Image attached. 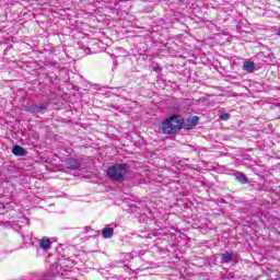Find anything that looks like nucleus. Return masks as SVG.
Returning <instances> with one entry per match:
<instances>
[{
  "label": "nucleus",
  "mask_w": 280,
  "mask_h": 280,
  "mask_svg": "<svg viewBox=\"0 0 280 280\" xmlns=\"http://www.w3.org/2000/svg\"><path fill=\"white\" fill-rule=\"evenodd\" d=\"M35 106H36L37 113H43V112L47 110V108H49V102L35 104Z\"/></svg>",
  "instance_id": "9d476101"
},
{
  "label": "nucleus",
  "mask_w": 280,
  "mask_h": 280,
  "mask_svg": "<svg viewBox=\"0 0 280 280\" xmlns=\"http://www.w3.org/2000/svg\"><path fill=\"white\" fill-rule=\"evenodd\" d=\"M128 174V164H115L107 168V176L117 183H124Z\"/></svg>",
  "instance_id": "f03ea898"
},
{
  "label": "nucleus",
  "mask_w": 280,
  "mask_h": 280,
  "mask_svg": "<svg viewBox=\"0 0 280 280\" xmlns=\"http://www.w3.org/2000/svg\"><path fill=\"white\" fill-rule=\"evenodd\" d=\"M66 165L68 170H80V167H82V162L77 159L69 158L66 160Z\"/></svg>",
  "instance_id": "20e7f679"
},
{
  "label": "nucleus",
  "mask_w": 280,
  "mask_h": 280,
  "mask_svg": "<svg viewBox=\"0 0 280 280\" xmlns=\"http://www.w3.org/2000/svg\"><path fill=\"white\" fill-rule=\"evenodd\" d=\"M198 116L188 117L186 120H184L182 128H184L185 130H194V128L198 126Z\"/></svg>",
  "instance_id": "7ed1b4c3"
},
{
  "label": "nucleus",
  "mask_w": 280,
  "mask_h": 280,
  "mask_svg": "<svg viewBox=\"0 0 280 280\" xmlns=\"http://www.w3.org/2000/svg\"><path fill=\"white\" fill-rule=\"evenodd\" d=\"M39 244V248H42V250H47L51 247V240H49V237L44 236L43 238H40L38 241Z\"/></svg>",
  "instance_id": "423d86ee"
},
{
  "label": "nucleus",
  "mask_w": 280,
  "mask_h": 280,
  "mask_svg": "<svg viewBox=\"0 0 280 280\" xmlns=\"http://www.w3.org/2000/svg\"><path fill=\"white\" fill-rule=\"evenodd\" d=\"M221 259L224 264H230V261H233V254L225 252L221 255Z\"/></svg>",
  "instance_id": "9b49d317"
},
{
  "label": "nucleus",
  "mask_w": 280,
  "mask_h": 280,
  "mask_svg": "<svg viewBox=\"0 0 280 280\" xmlns=\"http://www.w3.org/2000/svg\"><path fill=\"white\" fill-rule=\"evenodd\" d=\"M113 235H115V230L113 228L103 229L102 236L104 237V240H110Z\"/></svg>",
  "instance_id": "6e6552de"
},
{
  "label": "nucleus",
  "mask_w": 280,
  "mask_h": 280,
  "mask_svg": "<svg viewBox=\"0 0 280 280\" xmlns=\"http://www.w3.org/2000/svg\"><path fill=\"white\" fill-rule=\"evenodd\" d=\"M180 3H183V1H185V0H178Z\"/></svg>",
  "instance_id": "2eb2a0df"
},
{
  "label": "nucleus",
  "mask_w": 280,
  "mask_h": 280,
  "mask_svg": "<svg viewBox=\"0 0 280 280\" xmlns=\"http://www.w3.org/2000/svg\"><path fill=\"white\" fill-rule=\"evenodd\" d=\"M232 174L235 180H237V183H241V185H246L248 183V177L246 176V174L238 171H232Z\"/></svg>",
  "instance_id": "39448f33"
},
{
  "label": "nucleus",
  "mask_w": 280,
  "mask_h": 280,
  "mask_svg": "<svg viewBox=\"0 0 280 280\" xmlns=\"http://www.w3.org/2000/svg\"><path fill=\"white\" fill-rule=\"evenodd\" d=\"M12 154H14L15 156H26L27 155V150H25L21 145H14L13 149H12Z\"/></svg>",
  "instance_id": "0eeeda50"
},
{
  "label": "nucleus",
  "mask_w": 280,
  "mask_h": 280,
  "mask_svg": "<svg viewBox=\"0 0 280 280\" xmlns=\"http://www.w3.org/2000/svg\"><path fill=\"white\" fill-rule=\"evenodd\" d=\"M220 119H222V121H229V119H231V114L223 113L221 114Z\"/></svg>",
  "instance_id": "ddd939ff"
},
{
  "label": "nucleus",
  "mask_w": 280,
  "mask_h": 280,
  "mask_svg": "<svg viewBox=\"0 0 280 280\" xmlns=\"http://www.w3.org/2000/svg\"><path fill=\"white\" fill-rule=\"evenodd\" d=\"M183 116L174 115L162 122L163 135H176L183 128Z\"/></svg>",
  "instance_id": "f257e3e1"
},
{
  "label": "nucleus",
  "mask_w": 280,
  "mask_h": 280,
  "mask_svg": "<svg viewBox=\"0 0 280 280\" xmlns=\"http://www.w3.org/2000/svg\"><path fill=\"white\" fill-rule=\"evenodd\" d=\"M25 110H26V113H32V114L38 113V110L36 109V105L27 106V107L25 108Z\"/></svg>",
  "instance_id": "f8f14e48"
},
{
  "label": "nucleus",
  "mask_w": 280,
  "mask_h": 280,
  "mask_svg": "<svg viewBox=\"0 0 280 280\" xmlns=\"http://www.w3.org/2000/svg\"><path fill=\"white\" fill-rule=\"evenodd\" d=\"M243 71H246L247 73H253V71H255V63L253 61L244 62Z\"/></svg>",
  "instance_id": "1a4fd4ad"
},
{
  "label": "nucleus",
  "mask_w": 280,
  "mask_h": 280,
  "mask_svg": "<svg viewBox=\"0 0 280 280\" xmlns=\"http://www.w3.org/2000/svg\"><path fill=\"white\" fill-rule=\"evenodd\" d=\"M277 36H280V25L278 26Z\"/></svg>",
  "instance_id": "4468645a"
}]
</instances>
